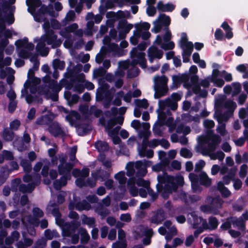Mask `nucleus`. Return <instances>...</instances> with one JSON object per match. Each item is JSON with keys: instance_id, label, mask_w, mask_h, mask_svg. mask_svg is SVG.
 <instances>
[{"instance_id": "nucleus-18", "label": "nucleus", "mask_w": 248, "mask_h": 248, "mask_svg": "<svg viewBox=\"0 0 248 248\" xmlns=\"http://www.w3.org/2000/svg\"><path fill=\"white\" fill-rule=\"evenodd\" d=\"M207 201L209 203L212 204L213 208H221L223 203V200L219 197L213 198L209 197L207 198Z\"/></svg>"}, {"instance_id": "nucleus-6", "label": "nucleus", "mask_w": 248, "mask_h": 248, "mask_svg": "<svg viewBox=\"0 0 248 248\" xmlns=\"http://www.w3.org/2000/svg\"><path fill=\"white\" fill-rule=\"evenodd\" d=\"M107 85L103 88H98L96 90L95 98L96 101L100 102L105 100L104 108H108L112 101L113 95L112 94L109 88H107Z\"/></svg>"}, {"instance_id": "nucleus-4", "label": "nucleus", "mask_w": 248, "mask_h": 248, "mask_svg": "<svg viewBox=\"0 0 248 248\" xmlns=\"http://www.w3.org/2000/svg\"><path fill=\"white\" fill-rule=\"evenodd\" d=\"M42 41L37 44L36 49L37 50L44 48L45 46V42L48 45H51V47L56 48L61 46L62 41L61 39H58V36L55 34L54 31L50 28L48 24L47 28H46V33L41 37Z\"/></svg>"}, {"instance_id": "nucleus-25", "label": "nucleus", "mask_w": 248, "mask_h": 248, "mask_svg": "<svg viewBox=\"0 0 248 248\" xmlns=\"http://www.w3.org/2000/svg\"><path fill=\"white\" fill-rule=\"evenodd\" d=\"M134 103L135 104V108H147L149 107V103L146 99H136L134 100Z\"/></svg>"}, {"instance_id": "nucleus-42", "label": "nucleus", "mask_w": 248, "mask_h": 248, "mask_svg": "<svg viewBox=\"0 0 248 248\" xmlns=\"http://www.w3.org/2000/svg\"><path fill=\"white\" fill-rule=\"evenodd\" d=\"M200 208L202 212L205 213H217L216 210L213 208L212 204L211 205H203L201 206Z\"/></svg>"}, {"instance_id": "nucleus-5", "label": "nucleus", "mask_w": 248, "mask_h": 248, "mask_svg": "<svg viewBox=\"0 0 248 248\" xmlns=\"http://www.w3.org/2000/svg\"><path fill=\"white\" fill-rule=\"evenodd\" d=\"M152 165L151 161L143 160V161H138L135 163L129 162L126 166L127 170L126 174L128 176H131L135 173V168L137 170V176L138 177H143L146 175L147 172L146 168Z\"/></svg>"}, {"instance_id": "nucleus-24", "label": "nucleus", "mask_w": 248, "mask_h": 248, "mask_svg": "<svg viewBox=\"0 0 248 248\" xmlns=\"http://www.w3.org/2000/svg\"><path fill=\"white\" fill-rule=\"evenodd\" d=\"M200 183L206 186H209L211 185L212 180L209 178L207 174L202 172L200 174Z\"/></svg>"}, {"instance_id": "nucleus-56", "label": "nucleus", "mask_w": 248, "mask_h": 248, "mask_svg": "<svg viewBox=\"0 0 248 248\" xmlns=\"http://www.w3.org/2000/svg\"><path fill=\"white\" fill-rule=\"evenodd\" d=\"M145 53H140L139 56V64L142 68H145L146 67V60L145 58Z\"/></svg>"}, {"instance_id": "nucleus-26", "label": "nucleus", "mask_w": 248, "mask_h": 248, "mask_svg": "<svg viewBox=\"0 0 248 248\" xmlns=\"http://www.w3.org/2000/svg\"><path fill=\"white\" fill-rule=\"evenodd\" d=\"M15 137L14 133L8 128H5L2 133V137L4 140L9 141L13 140Z\"/></svg>"}, {"instance_id": "nucleus-27", "label": "nucleus", "mask_w": 248, "mask_h": 248, "mask_svg": "<svg viewBox=\"0 0 248 248\" xmlns=\"http://www.w3.org/2000/svg\"><path fill=\"white\" fill-rule=\"evenodd\" d=\"M217 189L221 193L223 197L227 198L229 197L231 193V192L224 186L223 183L222 182H219L217 183Z\"/></svg>"}, {"instance_id": "nucleus-20", "label": "nucleus", "mask_w": 248, "mask_h": 248, "mask_svg": "<svg viewBox=\"0 0 248 248\" xmlns=\"http://www.w3.org/2000/svg\"><path fill=\"white\" fill-rule=\"evenodd\" d=\"M230 220L232 222V225L234 227H237L238 229L242 230H245V223L241 218L231 217L230 218Z\"/></svg>"}, {"instance_id": "nucleus-55", "label": "nucleus", "mask_w": 248, "mask_h": 248, "mask_svg": "<svg viewBox=\"0 0 248 248\" xmlns=\"http://www.w3.org/2000/svg\"><path fill=\"white\" fill-rule=\"evenodd\" d=\"M173 86L177 88L182 83L180 76L179 75H173L172 77Z\"/></svg>"}, {"instance_id": "nucleus-31", "label": "nucleus", "mask_w": 248, "mask_h": 248, "mask_svg": "<svg viewBox=\"0 0 248 248\" xmlns=\"http://www.w3.org/2000/svg\"><path fill=\"white\" fill-rule=\"evenodd\" d=\"M215 117L217 118L219 123H222L223 121H226L228 119V115L227 113H222L221 109H217L215 113Z\"/></svg>"}, {"instance_id": "nucleus-57", "label": "nucleus", "mask_w": 248, "mask_h": 248, "mask_svg": "<svg viewBox=\"0 0 248 248\" xmlns=\"http://www.w3.org/2000/svg\"><path fill=\"white\" fill-rule=\"evenodd\" d=\"M99 160L101 161L103 165L107 168H109L111 166V162L108 159H106L103 155H100L99 156Z\"/></svg>"}, {"instance_id": "nucleus-40", "label": "nucleus", "mask_w": 248, "mask_h": 248, "mask_svg": "<svg viewBox=\"0 0 248 248\" xmlns=\"http://www.w3.org/2000/svg\"><path fill=\"white\" fill-rule=\"evenodd\" d=\"M168 230V232L165 236V238L167 241L170 240L172 236L176 235L177 233L176 228L174 226H172Z\"/></svg>"}, {"instance_id": "nucleus-19", "label": "nucleus", "mask_w": 248, "mask_h": 248, "mask_svg": "<svg viewBox=\"0 0 248 248\" xmlns=\"http://www.w3.org/2000/svg\"><path fill=\"white\" fill-rule=\"evenodd\" d=\"M135 179L134 178L130 179L127 183L129 193L132 196L134 197L138 196L139 192L138 189L135 186Z\"/></svg>"}, {"instance_id": "nucleus-48", "label": "nucleus", "mask_w": 248, "mask_h": 248, "mask_svg": "<svg viewBox=\"0 0 248 248\" xmlns=\"http://www.w3.org/2000/svg\"><path fill=\"white\" fill-rule=\"evenodd\" d=\"M135 28L148 31L150 28V24L148 22H144L141 23H137L135 25Z\"/></svg>"}, {"instance_id": "nucleus-3", "label": "nucleus", "mask_w": 248, "mask_h": 248, "mask_svg": "<svg viewBox=\"0 0 248 248\" xmlns=\"http://www.w3.org/2000/svg\"><path fill=\"white\" fill-rule=\"evenodd\" d=\"M221 142V139L219 136L217 135H213L211 137L210 141L209 142L208 147H199L197 149V151L200 152L203 155L209 156L211 159L219 160H223L225 154L222 151H217L214 152L216 150L217 145Z\"/></svg>"}, {"instance_id": "nucleus-10", "label": "nucleus", "mask_w": 248, "mask_h": 248, "mask_svg": "<svg viewBox=\"0 0 248 248\" xmlns=\"http://www.w3.org/2000/svg\"><path fill=\"white\" fill-rule=\"evenodd\" d=\"M148 55L149 61L152 62L155 58L158 59L162 58L163 55V52L156 46H152L149 47L148 50Z\"/></svg>"}, {"instance_id": "nucleus-46", "label": "nucleus", "mask_w": 248, "mask_h": 248, "mask_svg": "<svg viewBox=\"0 0 248 248\" xmlns=\"http://www.w3.org/2000/svg\"><path fill=\"white\" fill-rule=\"evenodd\" d=\"M116 16L118 19L129 18L131 16V14L129 11H123L119 10L117 13Z\"/></svg>"}, {"instance_id": "nucleus-37", "label": "nucleus", "mask_w": 248, "mask_h": 248, "mask_svg": "<svg viewBox=\"0 0 248 248\" xmlns=\"http://www.w3.org/2000/svg\"><path fill=\"white\" fill-rule=\"evenodd\" d=\"M55 116L53 114H50L48 116H44L37 121V123L40 124H47L49 121L54 119Z\"/></svg>"}, {"instance_id": "nucleus-44", "label": "nucleus", "mask_w": 248, "mask_h": 248, "mask_svg": "<svg viewBox=\"0 0 248 248\" xmlns=\"http://www.w3.org/2000/svg\"><path fill=\"white\" fill-rule=\"evenodd\" d=\"M20 164L23 168L24 170L27 172H29L31 170V162L28 161L27 160L23 159L20 162Z\"/></svg>"}, {"instance_id": "nucleus-11", "label": "nucleus", "mask_w": 248, "mask_h": 248, "mask_svg": "<svg viewBox=\"0 0 248 248\" xmlns=\"http://www.w3.org/2000/svg\"><path fill=\"white\" fill-rule=\"evenodd\" d=\"M64 76L67 78H71V80L74 82L83 83L85 81V76L83 73L73 75V71L71 69L69 72L64 74Z\"/></svg>"}, {"instance_id": "nucleus-2", "label": "nucleus", "mask_w": 248, "mask_h": 248, "mask_svg": "<svg viewBox=\"0 0 248 248\" xmlns=\"http://www.w3.org/2000/svg\"><path fill=\"white\" fill-rule=\"evenodd\" d=\"M157 180L159 184H164L163 189L161 190L164 197H168V194L175 191L178 186H183L184 183L183 177L181 175H178L174 177L166 174L159 175L157 176Z\"/></svg>"}, {"instance_id": "nucleus-62", "label": "nucleus", "mask_w": 248, "mask_h": 248, "mask_svg": "<svg viewBox=\"0 0 248 248\" xmlns=\"http://www.w3.org/2000/svg\"><path fill=\"white\" fill-rule=\"evenodd\" d=\"M190 131V129L188 126H184V125H181L176 129V132L179 133H183L184 134H187Z\"/></svg>"}, {"instance_id": "nucleus-21", "label": "nucleus", "mask_w": 248, "mask_h": 248, "mask_svg": "<svg viewBox=\"0 0 248 248\" xmlns=\"http://www.w3.org/2000/svg\"><path fill=\"white\" fill-rule=\"evenodd\" d=\"M168 81V78L165 76L162 75L161 76H157L155 77L154 87H158L160 86L166 85Z\"/></svg>"}, {"instance_id": "nucleus-61", "label": "nucleus", "mask_w": 248, "mask_h": 248, "mask_svg": "<svg viewBox=\"0 0 248 248\" xmlns=\"http://www.w3.org/2000/svg\"><path fill=\"white\" fill-rule=\"evenodd\" d=\"M180 154L182 156L185 158H190L192 156V153L191 151L185 148L181 149Z\"/></svg>"}, {"instance_id": "nucleus-64", "label": "nucleus", "mask_w": 248, "mask_h": 248, "mask_svg": "<svg viewBox=\"0 0 248 248\" xmlns=\"http://www.w3.org/2000/svg\"><path fill=\"white\" fill-rule=\"evenodd\" d=\"M126 243L125 240L118 241L112 244V248H126Z\"/></svg>"}, {"instance_id": "nucleus-22", "label": "nucleus", "mask_w": 248, "mask_h": 248, "mask_svg": "<svg viewBox=\"0 0 248 248\" xmlns=\"http://www.w3.org/2000/svg\"><path fill=\"white\" fill-rule=\"evenodd\" d=\"M227 97L224 94H220L215 99L214 108H223L224 104Z\"/></svg>"}, {"instance_id": "nucleus-41", "label": "nucleus", "mask_w": 248, "mask_h": 248, "mask_svg": "<svg viewBox=\"0 0 248 248\" xmlns=\"http://www.w3.org/2000/svg\"><path fill=\"white\" fill-rule=\"evenodd\" d=\"M124 96V91H120L117 93V95L112 101V104L116 106H120L122 104L121 98Z\"/></svg>"}, {"instance_id": "nucleus-50", "label": "nucleus", "mask_w": 248, "mask_h": 248, "mask_svg": "<svg viewBox=\"0 0 248 248\" xmlns=\"http://www.w3.org/2000/svg\"><path fill=\"white\" fill-rule=\"evenodd\" d=\"M82 223L88 225L90 227H93L94 224V219L93 217H89L84 216L82 219Z\"/></svg>"}, {"instance_id": "nucleus-15", "label": "nucleus", "mask_w": 248, "mask_h": 248, "mask_svg": "<svg viewBox=\"0 0 248 248\" xmlns=\"http://www.w3.org/2000/svg\"><path fill=\"white\" fill-rule=\"evenodd\" d=\"M119 50V47L117 44L112 43L107 46H102L100 53L106 57L108 53L115 52L117 53Z\"/></svg>"}, {"instance_id": "nucleus-51", "label": "nucleus", "mask_w": 248, "mask_h": 248, "mask_svg": "<svg viewBox=\"0 0 248 248\" xmlns=\"http://www.w3.org/2000/svg\"><path fill=\"white\" fill-rule=\"evenodd\" d=\"M28 42V38L24 37L23 39H18L15 42V45L17 48L25 47L26 44Z\"/></svg>"}, {"instance_id": "nucleus-47", "label": "nucleus", "mask_w": 248, "mask_h": 248, "mask_svg": "<svg viewBox=\"0 0 248 248\" xmlns=\"http://www.w3.org/2000/svg\"><path fill=\"white\" fill-rule=\"evenodd\" d=\"M9 3L8 2L5 0H2V2L0 3V19H2V13L3 11L5 12V10H7L9 7Z\"/></svg>"}, {"instance_id": "nucleus-7", "label": "nucleus", "mask_w": 248, "mask_h": 248, "mask_svg": "<svg viewBox=\"0 0 248 248\" xmlns=\"http://www.w3.org/2000/svg\"><path fill=\"white\" fill-rule=\"evenodd\" d=\"M203 221H205V220L198 217L194 213H192L190 214V217L188 219V222L192 226L193 228H198V229L194 232V235L196 236H197L199 233L203 231L204 229L202 228V223Z\"/></svg>"}, {"instance_id": "nucleus-36", "label": "nucleus", "mask_w": 248, "mask_h": 248, "mask_svg": "<svg viewBox=\"0 0 248 248\" xmlns=\"http://www.w3.org/2000/svg\"><path fill=\"white\" fill-rule=\"evenodd\" d=\"M79 233L81 235V242L82 243H87L90 239V236L87 231L83 228H80Z\"/></svg>"}, {"instance_id": "nucleus-53", "label": "nucleus", "mask_w": 248, "mask_h": 248, "mask_svg": "<svg viewBox=\"0 0 248 248\" xmlns=\"http://www.w3.org/2000/svg\"><path fill=\"white\" fill-rule=\"evenodd\" d=\"M165 101L168 108H177L178 103L174 102L171 98L168 97L165 99Z\"/></svg>"}, {"instance_id": "nucleus-23", "label": "nucleus", "mask_w": 248, "mask_h": 248, "mask_svg": "<svg viewBox=\"0 0 248 248\" xmlns=\"http://www.w3.org/2000/svg\"><path fill=\"white\" fill-rule=\"evenodd\" d=\"M92 176L95 179H100L101 181H105V178L109 177V174L104 170H98L93 173Z\"/></svg>"}, {"instance_id": "nucleus-1", "label": "nucleus", "mask_w": 248, "mask_h": 248, "mask_svg": "<svg viewBox=\"0 0 248 248\" xmlns=\"http://www.w3.org/2000/svg\"><path fill=\"white\" fill-rule=\"evenodd\" d=\"M65 113H68L65 116L67 121L72 126H77L78 124L86 119H89L93 115L95 117L102 116L99 119L100 123L104 125L108 135L112 138L114 144H119L121 140L117 135L120 129L119 126L111 129L117 123L122 124L124 121L123 115L124 109H109L103 113L101 109H73L70 112L64 109Z\"/></svg>"}, {"instance_id": "nucleus-60", "label": "nucleus", "mask_w": 248, "mask_h": 248, "mask_svg": "<svg viewBox=\"0 0 248 248\" xmlns=\"http://www.w3.org/2000/svg\"><path fill=\"white\" fill-rule=\"evenodd\" d=\"M232 85L233 87L232 95L235 96L240 93L241 91V84L238 82H233L232 83Z\"/></svg>"}, {"instance_id": "nucleus-35", "label": "nucleus", "mask_w": 248, "mask_h": 248, "mask_svg": "<svg viewBox=\"0 0 248 248\" xmlns=\"http://www.w3.org/2000/svg\"><path fill=\"white\" fill-rule=\"evenodd\" d=\"M65 62L59 59H55L53 61V66L55 69L63 70L65 67Z\"/></svg>"}, {"instance_id": "nucleus-30", "label": "nucleus", "mask_w": 248, "mask_h": 248, "mask_svg": "<svg viewBox=\"0 0 248 248\" xmlns=\"http://www.w3.org/2000/svg\"><path fill=\"white\" fill-rule=\"evenodd\" d=\"M95 147L97 150L101 153L107 151L108 150V143L105 141H97L95 143Z\"/></svg>"}, {"instance_id": "nucleus-34", "label": "nucleus", "mask_w": 248, "mask_h": 248, "mask_svg": "<svg viewBox=\"0 0 248 248\" xmlns=\"http://www.w3.org/2000/svg\"><path fill=\"white\" fill-rule=\"evenodd\" d=\"M75 208L78 210L81 211L83 210H89L91 209V207L90 204L86 201H83L77 203L76 204Z\"/></svg>"}, {"instance_id": "nucleus-45", "label": "nucleus", "mask_w": 248, "mask_h": 248, "mask_svg": "<svg viewBox=\"0 0 248 248\" xmlns=\"http://www.w3.org/2000/svg\"><path fill=\"white\" fill-rule=\"evenodd\" d=\"M236 103L233 100L231 99L225 100L223 108H236Z\"/></svg>"}, {"instance_id": "nucleus-16", "label": "nucleus", "mask_w": 248, "mask_h": 248, "mask_svg": "<svg viewBox=\"0 0 248 248\" xmlns=\"http://www.w3.org/2000/svg\"><path fill=\"white\" fill-rule=\"evenodd\" d=\"M150 124L149 123H145L142 124V127L143 128V131H139V135L140 138H144L143 141V146L144 147L146 144V140L149 137L151 132L149 131L150 128Z\"/></svg>"}, {"instance_id": "nucleus-29", "label": "nucleus", "mask_w": 248, "mask_h": 248, "mask_svg": "<svg viewBox=\"0 0 248 248\" xmlns=\"http://www.w3.org/2000/svg\"><path fill=\"white\" fill-rule=\"evenodd\" d=\"M158 20L161 23V24L165 27H168L170 24V18L169 16H167L165 14H160Z\"/></svg>"}, {"instance_id": "nucleus-58", "label": "nucleus", "mask_w": 248, "mask_h": 248, "mask_svg": "<svg viewBox=\"0 0 248 248\" xmlns=\"http://www.w3.org/2000/svg\"><path fill=\"white\" fill-rule=\"evenodd\" d=\"M174 46L175 44L172 41H169L168 43H163L161 45V48L165 50L173 49Z\"/></svg>"}, {"instance_id": "nucleus-13", "label": "nucleus", "mask_w": 248, "mask_h": 248, "mask_svg": "<svg viewBox=\"0 0 248 248\" xmlns=\"http://www.w3.org/2000/svg\"><path fill=\"white\" fill-rule=\"evenodd\" d=\"M166 218L164 212L161 210L158 211L155 213L150 218L151 223L157 225L160 224Z\"/></svg>"}, {"instance_id": "nucleus-9", "label": "nucleus", "mask_w": 248, "mask_h": 248, "mask_svg": "<svg viewBox=\"0 0 248 248\" xmlns=\"http://www.w3.org/2000/svg\"><path fill=\"white\" fill-rule=\"evenodd\" d=\"M48 131L54 136L63 137L66 135V132L60 126L59 124L54 122L50 124L48 128Z\"/></svg>"}, {"instance_id": "nucleus-12", "label": "nucleus", "mask_w": 248, "mask_h": 248, "mask_svg": "<svg viewBox=\"0 0 248 248\" xmlns=\"http://www.w3.org/2000/svg\"><path fill=\"white\" fill-rule=\"evenodd\" d=\"M156 8L160 12H171L174 10L175 5L170 3L164 4L162 0H159L157 2Z\"/></svg>"}, {"instance_id": "nucleus-33", "label": "nucleus", "mask_w": 248, "mask_h": 248, "mask_svg": "<svg viewBox=\"0 0 248 248\" xmlns=\"http://www.w3.org/2000/svg\"><path fill=\"white\" fill-rule=\"evenodd\" d=\"M20 237V234L16 231L14 232L11 236L7 237L5 240V243L7 245L13 243L14 241H17Z\"/></svg>"}, {"instance_id": "nucleus-59", "label": "nucleus", "mask_w": 248, "mask_h": 248, "mask_svg": "<svg viewBox=\"0 0 248 248\" xmlns=\"http://www.w3.org/2000/svg\"><path fill=\"white\" fill-rule=\"evenodd\" d=\"M79 97L77 94H73L70 98L69 101H67L68 104L70 107H72L73 105L77 103L79 100Z\"/></svg>"}, {"instance_id": "nucleus-43", "label": "nucleus", "mask_w": 248, "mask_h": 248, "mask_svg": "<svg viewBox=\"0 0 248 248\" xmlns=\"http://www.w3.org/2000/svg\"><path fill=\"white\" fill-rule=\"evenodd\" d=\"M139 153L141 157L146 156L148 158H151L154 155V152L152 150H146L143 148L140 150Z\"/></svg>"}, {"instance_id": "nucleus-14", "label": "nucleus", "mask_w": 248, "mask_h": 248, "mask_svg": "<svg viewBox=\"0 0 248 248\" xmlns=\"http://www.w3.org/2000/svg\"><path fill=\"white\" fill-rule=\"evenodd\" d=\"M218 225V221L216 217H211L208 218V223L206 221H203L202 228L204 229L214 230L216 229Z\"/></svg>"}, {"instance_id": "nucleus-17", "label": "nucleus", "mask_w": 248, "mask_h": 248, "mask_svg": "<svg viewBox=\"0 0 248 248\" xmlns=\"http://www.w3.org/2000/svg\"><path fill=\"white\" fill-rule=\"evenodd\" d=\"M154 90L155 92V97L156 98L166 95L168 93L169 89L167 85H166L158 87H154Z\"/></svg>"}, {"instance_id": "nucleus-39", "label": "nucleus", "mask_w": 248, "mask_h": 248, "mask_svg": "<svg viewBox=\"0 0 248 248\" xmlns=\"http://www.w3.org/2000/svg\"><path fill=\"white\" fill-rule=\"evenodd\" d=\"M136 183L140 186H143L147 189L148 193L150 194V188L149 187L150 183L148 181H145L141 178L138 179L136 181Z\"/></svg>"}, {"instance_id": "nucleus-38", "label": "nucleus", "mask_w": 248, "mask_h": 248, "mask_svg": "<svg viewBox=\"0 0 248 248\" xmlns=\"http://www.w3.org/2000/svg\"><path fill=\"white\" fill-rule=\"evenodd\" d=\"M114 178L120 184H125L127 179L125 176V172L124 171L118 172L114 175Z\"/></svg>"}, {"instance_id": "nucleus-32", "label": "nucleus", "mask_w": 248, "mask_h": 248, "mask_svg": "<svg viewBox=\"0 0 248 248\" xmlns=\"http://www.w3.org/2000/svg\"><path fill=\"white\" fill-rule=\"evenodd\" d=\"M67 184V178L65 177H62L60 180H56L54 182L53 185L55 189H60L62 186H64Z\"/></svg>"}, {"instance_id": "nucleus-28", "label": "nucleus", "mask_w": 248, "mask_h": 248, "mask_svg": "<svg viewBox=\"0 0 248 248\" xmlns=\"http://www.w3.org/2000/svg\"><path fill=\"white\" fill-rule=\"evenodd\" d=\"M181 47L182 48L184 54H186L187 56H190L193 50L194 46L192 42H189Z\"/></svg>"}, {"instance_id": "nucleus-8", "label": "nucleus", "mask_w": 248, "mask_h": 248, "mask_svg": "<svg viewBox=\"0 0 248 248\" xmlns=\"http://www.w3.org/2000/svg\"><path fill=\"white\" fill-rule=\"evenodd\" d=\"M60 164L58 166V170L60 174L67 175L73 167L71 163L66 162V156L62 155L59 158Z\"/></svg>"}, {"instance_id": "nucleus-52", "label": "nucleus", "mask_w": 248, "mask_h": 248, "mask_svg": "<svg viewBox=\"0 0 248 248\" xmlns=\"http://www.w3.org/2000/svg\"><path fill=\"white\" fill-rule=\"evenodd\" d=\"M35 77V72L34 70L32 68H30L28 72L27 78L28 80L24 83V88H28L30 86V83L27 84L28 82L31 80V78Z\"/></svg>"}, {"instance_id": "nucleus-49", "label": "nucleus", "mask_w": 248, "mask_h": 248, "mask_svg": "<svg viewBox=\"0 0 248 248\" xmlns=\"http://www.w3.org/2000/svg\"><path fill=\"white\" fill-rule=\"evenodd\" d=\"M106 70L102 67H99L98 68L94 70L93 75L95 78L103 76L106 74Z\"/></svg>"}, {"instance_id": "nucleus-54", "label": "nucleus", "mask_w": 248, "mask_h": 248, "mask_svg": "<svg viewBox=\"0 0 248 248\" xmlns=\"http://www.w3.org/2000/svg\"><path fill=\"white\" fill-rule=\"evenodd\" d=\"M154 28L151 30L152 31L155 33L159 32L163 26L158 20V19L154 22Z\"/></svg>"}, {"instance_id": "nucleus-63", "label": "nucleus", "mask_w": 248, "mask_h": 248, "mask_svg": "<svg viewBox=\"0 0 248 248\" xmlns=\"http://www.w3.org/2000/svg\"><path fill=\"white\" fill-rule=\"evenodd\" d=\"M85 90V86L82 83H76L74 86L73 91L78 93H82Z\"/></svg>"}]
</instances>
